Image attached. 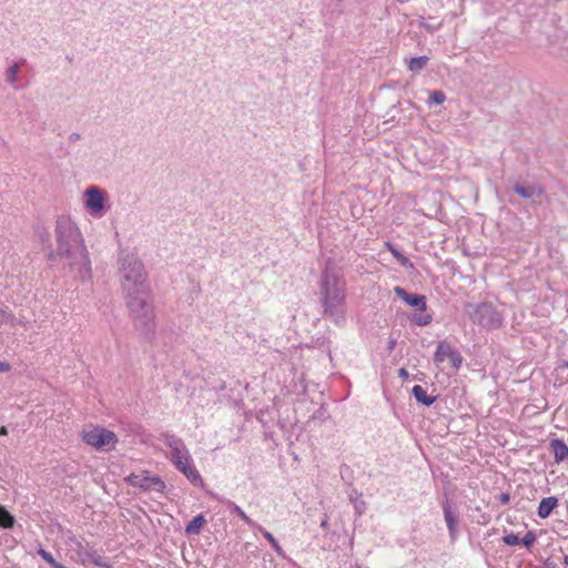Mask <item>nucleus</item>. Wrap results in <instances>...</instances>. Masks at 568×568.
Wrapping results in <instances>:
<instances>
[{
  "label": "nucleus",
  "mask_w": 568,
  "mask_h": 568,
  "mask_svg": "<svg viewBox=\"0 0 568 568\" xmlns=\"http://www.w3.org/2000/svg\"><path fill=\"white\" fill-rule=\"evenodd\" d=\"M54 232L57 247L48 253V260H65L64 267L74 278L90 280L91 261L79 227L69 217L60 216Z\"/></svg>",
  "instance_id": "nucleus-1"
},
{
  "label": "nucleus",
  "mask_w": 568,
  "mask_h": 568,
  "mask_svg": "<svg viewBox=\"0 0 568 568\" xmlns=\"http://www.w3.org/2000/svg\"><path fill=\"white\" fill-rule=\"evenodd\" d=\"M345 282L328 262L321 277L320 302L323 315L336 324L345 320Z\"/></svg>",
  "instance_id": "nucleus-2"
},
{
  "label": "nucleus",
  "mask_w": 568,
  "mask_h": 568,
  "mask_svg": "<svg viewBox=\"0 0 568 568\" xmlns=\"http://www.w3.org/2000/svg\"><path fill=\"white\" fill-rule=\"evenodd\" d=\"M119 272L123 294L150 291L146 272L142 261L133 253L122 251L119 255Z\"/></svg>",
  "instance_id": "nucleus-3"
},
{
  "label": "nucleus",
  "mask_w": 568,
  "mask_h": 568,
  "mask_svg": "<svg viewBox=\"0 0 568 568\" xmlns=\"http://www.w3.org/2000/svg\"><path fill=\"white\" fill-rule=\"evenodd\" d=\"M126 306L133 320L135 328L148 337L154 327L153 308L150 302V291L144 293L134 292L124 294Z\"/></svg>",
  "instance_id": "nucleus-4"
},
{
  "label": "nucleus",
  "mask_w": 568,
  "mask_h": 568,
  "mask_svg": "<svg viewBox=\"0 0 568 568\" xmlns=\"http://www.w3.org/2000/svg\"><path fill=\"white\" fill-rule=\"evenodd\" d=\"M464 311L474 324L483 328L491 331L503 326L504 317L491 303H467Z\"/></svg>",
  "instance_id": "nucleus-5"
},
{
  "label": "nucleus",
  "mask_w": 568,
  "mask_h": 568,
  "mask_svg": "<svg viewBox=\"0 0 568 568\" xmlns=\"http://www.w3.org/2000/svg\"><path fill=\"white\" fill-rule=\"evenodd\" d=\"M394 293L396 294V296L402 298L407 305L415 307L417 311L420 312L414 314V316L412 317V321L415 324L419 326H426L432 322V315L425 313L427 307L425 295L408 293L400 286H396L394 288Z\"/></svg>",
  "instance_id": "nucleus-6"
},
{
  "label": "nucleus",
  "mask_w": 568,
  "mask_h": 568,
  "mask_svg": "<svg viewBox=\"0 0 568 568\" xmlns=\"http://www.w3.org/2000/svg\"><path fill=\"white\" fill-rule=\"evenodd\" d=\"M82 439L85 444L103 452H110L118 443L116 435L103 427H93L82 432Z\"/></svg>",
  "instance_id": "nucleus-7"
},
{
  "label": "nucleus",
  "mask_w": 568,
  "mask_h": 568,
  "mask_svg": "<svg viewBox=\"0 0 568 568\" xmlns=\"http://www.w3.org/2000/svg\"><path fill=\"white\" fill-rule=\"evenodd\" d=\"M85 207L94 214H101L105 211L106 193L98 186H89L85 192Z\"/></svg>",
  "instance_id": "nucleus-8"
},
{
  "label": "nucleus",
  "mask_w": 568,
  "mask_h": 568,
  "mask_svg": "<svg viewBox=\"0 0 568 568\" xmlns=\"http://www.w3.org/2000/svg\"><path fill=\"white\" fill-rule=\"evenodd\" d=\"M180 473H182L191 484L202 487L204 481L194 465L190 463V456L185 447L180 446Z\"/></svg>",
  "instance_id": "nucleus-9"
},
{
  "label": "nucleus",
  "mask_w": 568,
  "mask_h": 568,
  "mask_svg": "<svg viewBox=\"0 0 568 568\" xmlns=\"http://www.w3.org/2000/svg\"><path fill=\"white\" fill-rule=\"evenodd\" d=\"M443 511L449 531V537L454 541L458 535V518L453 509L452 503L447 498L443 503Z\"/></svg>",
  "instance_id": "nucleus-10"
},
{
  "label": "nucleus",
  "mask_w": 568,
  "mask_h": 568,
  "mask_svg": "<svg viewBox=\"0 0 568 568\" xmlns=\"http://www.w3.org/2000/svg\"><path fill=\"white\" fill-rule=\"evenodd\" d=\"M550 448L554 453L555 462L557 464H559L568 458V446L562 439H559V438L551 439Z\"/></svg>",
  "instance_id": "nucleus-11"
},
{
  "label": "nucleus",
  "mask_w": 568,
  "mask_h": 568,
  "mask_svg": "<svg viewBox=\"0 0 568 568\" xmlns=\"http://www.w3.org/2000/svg\"><path fill=\"white\" fill-rule=\"evenodd\" d=\"M557 505H558L557 497L551 496V497L542 498L540 500L538 509H537L538 516L542 519L548 518L550 516V514L552 513V510L557 507Z\"/></svg>",
  "instance_id": "nucleus-12"
},
{
  "label": "nucleus",
  "mask_w": 568,
  "mask_h": 568,
  "mask_svg": "<svg viewBox=\"0 0 568 568\" xmlns=\"http://www.w3.org/2000/svg\"><path fill=\"white\" fill-rule=\"evenodd\" d=\"M514 191L523 199H534L536 196H540L542 191L540 187L535 185H524L516 183L514 185Z\"/></svg>",
  "instance_id": "nucleus-13"
},
{
  "label": "nucleus",
  "mask_w": 568,
  "mask_h": 568,
  "mask_svg": "<svg viewBox=\"0 0 568 568\" xmlns=\"http://www.w3.org/2000/svg\"><path fill=\"white\" fill-rule=\"evenodd\" d=\"M412 394L418 403L425 406H430L436 402V396L427 395L426 390L420 385H415L412 389Z\"/></svg>",
  "instance_id": "nucleus-14"
},
{
  "label": "nucleus",
  "mask_w": 568,
  "mask_h": 568,
  "mask_svg": "<svg viewBox=\"0 0 568 568\" xmlns=\"http://www.w3.org/2000/svg\"><path fill=\"white\" fill-rule=\"evenodd\" d=\"M206 523L205 517L200 514L195 516L185 527V532L187 535H199Z\"/></svg>",
  "instance_id": "nucleus-15"
},
{
  "label": "nucleus",
  "mask_w": 568,
  "mask_h": 568,
  "mask_svg": "<svg viewBox=\"0 0 568 568\" xmlns=\"http://www.w3.org/2000/svg\"><path fill=\"white\" fill-rule=\"evenodd\" d=\"M452 346L446 342H439L434 355L435 363H443L446 358L450 357L453 353Z\"/></svg>",
  "instance_id": "nucleus-16"
},
{
  "label": "nucleus",
  "mask_w": 568,
  "mask_h": 568,
  "mask_svg": "<svg viewBox=\"0 0 568 568\" xmlns=\"http://www.w3.org/2000/svg\"><path fill=\"white\" fill-rule=\"evenodd\" d=\"M139 487L144 490L156 489L160 490L164 487L163 481L160 478H150V477H141V483H139Z\"/></svg>",
  "instance_id": "nucleus-17"
},
{
  "label": "nucleus",
  "mask_w": 568,
  "mask_h": 568,
  "mask_svg": "<svg viewBox=\"0 0 568 568\" xmlns=\"http://www.w3.org/2000/svg\"><path fill=\"white\" fill-rule=\"evenodd\" d=\"M427 62H428V58L426 55L412 58L408 61V70L414 73H418L426 67Z\"/></svg>",
  "instance_id": "nucleus-18"
},
{
  "label": "nucleus",
  "mask_w": 568,
  "mask_h": 568,
  "mask_svg": "<svg viewBox=\"0 0 568 568\" xmlns=\"http://www.w3.org/2000/svg\"><path fill=\"white\" fill-rule=\"evenodd\" d=\"M14 523V517L2 505H0V527L6 529L12 528Z\"/></svg>",
  "instance_id": "nucleus-19"
},
{
  "label": "nucleus",
  "mask_w": 568,
  "mask_h": 568,
  "mask_svg": "<svg viewBox=\"0 0 568 568\" xmlns=\"http://www.w3.org/2000/svg\"><path fill=\"white\" fill-rule=\"evenodd\" d=\"M258 529L263 534V537L271 544V546L276 551V554L278 556L285 558V552H284L283 548L280 546V544L277 542V540L274 538V536L270 531L263 529L262 527H258Z\"/></svg>",
  "instance_id": "nucleus-20"
},
{
  "label": "nucleus",
  "mask_w": 568,
  "mask_h": 568,
  "mask_svg": "<svg viewBox=\"0 0 568 568\" xmlns=\"http://www.w3.org/2000/svg\"><path fill=\"white\" fill-rule=\"evenodd\" d=\"M389 250L394 257L399 262V264L406 268H413L414 264L409 261L408 257L403 255L397 248H395L393 245L388 244Z\"/></svg>",
  "instance_id": "nucleus-21"
},
{
  "label": "nucleus",
  "mask_w": 568,
  "mask_h": 568,
  "mask_svg": "<svg viewBox=\"0 0 568 568\" xmlns=\"http://www.w3.org/2000/svg\"><path fill=\"white\" fill-rule=\"evenodd\" d=\"M229 507H231L232 513L236 514L242 520H244L247 525L254 526L255 524L253 520L239 507L232 501H227Z\"/></svg>",
  "instance_id": "nucleus-22"
},
{
  "label": "nucleus",
  "mask_w": 568,
  "mask_h": 568,
  "mask_svg": "<svg viewBox=\"0 0 568 568\" xmlns=\"http://www.w3.org/2000/svg\"><path fill=\"white\" fill-rule=\"evenodd\" d=\"M536 534L531 530H528L526 535L520 539L519 545H523L525 548L529 549L536 542Z\"/></svg>",
  "instance_id": "nucleus-23"
},
{
  "label": "nucleus",
  "mask_w": 568,
  "mask_h": 568,
  "mask_svg": "<svg viewBox=\"0 0 568 568\" xmlns=\"http://www.w3.org/2000/svg\"><path fill=\"white\" fill-rule=\"evenodd\" d=\"M20 71V65L18 63H14L12 64L8 70H7V81L11 84L16 83L17 82V75Z\"/></svg>",
  "instance_id": "nucleus-24"
},
{
  "label": "nucleus",
  "mask_w": 568,
  "mask_h": 568,
  "mask_svg": "<svg viewBox=\"0 0 568 568\" xmlns=\"http://www.w3.org/2000/svg\"><path fill=\"white\" fill-rule=\"evenodd\" d=\"M429 100L432 103L442 104L445 102L446 95L443 91L435 90L430 92Z\"/></svg>",
  "instance_id": "nucleus-25"
},
{
  "label": "nucleus",
  "mask_w": 568,
  "mask_h": 568,
  "mask_svg": "<svg viewBox=\"0 0 568 568\" xmlns=\"http://www.w3.org/2000/svg\"><path fill=\"white\" fill-rule=\"evenodd\" d=\"M38 555L43 560H45L48 564H50L52 568L58 564V561L53 558V556L50 552H48L47 550L42 549V548H40L38 550Z\"/></svg>",
  "instance_id": "nucleus-26"
},
{
  "label": "nucleus",
  "mask_w": 568,
  "mask_h": 568,
  "mask_svg": "<svg viewBox=\"0 0 568 568\" xmlns=\"http://www.w3.org/2000/svg\"><path fill=\"white\" fill-rule=\"evenodd\" d=\"M503 541L507 546H517L520 544V538L517 535L510 532L503 537Z\"/></svg>",
  "instance_id": "nucleus-27"
},
{
  "label": "nucleus",
  "mask_w": 568,
  "mask_h": 568,
  "mask_svg": "<svg viewBox=\"0 0 568 568\" xmlns=\"http://www.w3.org/2000/svg\"><path fill=\"white\" fill-rule=\"evenodd\" d=\"M448 358L450 359L453 367L458 368L462 365L463 357L458 351L454 349L453 353H450V357Z\"/></svg>",
  "instance_id": "nucleus-28"
},
{
  "label": "nucleus",
  "mask_w": 568,
  "mask_h": 568,
  "mask_svg": "<svg viewBox=\"0 0 568 568\" xmlns=\"http://www.w3.org/2000/svg\"><path fill=\"white\" fill-rule=\"evenodd\" d=\"M419 26L429 32L438 30L442 27V22L428 23L424 19L419 22Z\"/></svg>",
  "instance_id": "nucleus-29"
},
{
  "label": "nucleus",
  "mask_w": 568,
  "mask_h": 568,
  "mask_svg": "<svg viewBox=\"0 0 568 568\" xmlns=\"http://www.w3.org/2000/svg\"><path fill=\"white\" fill-rule=\"evenodd\" d=\"M91 561L95 565V566H99V567H109L108 562L105 561V559L98 555V554H93L91 556Z\"/></svg>",
  "instance_id": "nucleus-30"
},
{
  "label": "nucleus",
  "mask_w": 568,
  "mask_h": 568,
  "mask_svg": "<svg viewBox=\"0 0 568 568\" xmlns=\"http://www.w3.org/2000/svg\"><path fill=\"white\" fill-rule=\"evenodd\" d=\"M171 446V456L170 459L173 463L175 467H178V446H174L172 443H170Z\"/></svg>",
  "instance_id": "nucleus-31"
},
{
  "label": "nucleus",
  "mask_w": 568,
  "mask_h": 568,
  "mask_svg": "<svg viewBox=\"0 0 568 568\" xmlns=\"http://www.w3.org/2000/svg\"><path fill=\"white\" fill-rule=\"evenodd\" d=\"M128 481L133 485V486H138L139 487V483H141V476L140 475H135V474H132L128 477Z\"/></svg>",
  "instance_id": "nucleus-32"
},
{
  "label": "nucleus",
  "mask_w": 568,
  "mask_h": 568,
  "mask_svg": "<svg viewBox=\"0 0 568 568\" xmlns=\"http://www.w3.org/2000/svg\"><path fill=\"white\" fill-rule=\"evenodd\" d=\"M498 498H499V501H500L503 505L508 504V503H509V500H510V496H509V494H507V493H503V494H500Z\"/></svg>",
  "instance_id": "nucleus-33"
},
{
  "label": "nucleus",
  "mask_w": 568,
  "mask_h": 568,
  "mask_svg": "<svg viewBox=\"0 0 568 568\" xmlns=\"http://www.w3.org/2000/svg\"><path fill=\"white\" fill-rule=\"evenodd\" d=\"M10 368H11V366L9 363L0 361V373L9 372Z\"/></svg>",
  "instance_id": "nucleus-34"
},
{
  "label": "nucleus",
  "mask_w": 568,
  "mask_h": 568,
  "mask_svg": "<svg viewBox=\"0 0 568 568\" xmlns=\"http://www.w3.org/2000/svg\"><path fill=\"white\" fill-rule=\"evenodd\" d=\"M398 376L402 377L403 379H407L409 374L406 368L402 367L398 369Z\"/></svg>",
  "instance_id": "nucleus-35"
},
{
  "label": "nucleus",
  "mask_w": 568,
  "mask_h": 568,
  "mask_svg": "<svg viewBox=\"0 0 568 568\" xmlns=\"http://www.w3.org/2000/svg\"><path fill=\"white\" fill-rule=\"evenodd\" d=\"M80 138H81V135H80L79 133H75V132H74V133H71V134L69 135V141H70V142H77L78 140H80Z\"/></svg>",
  "instance_id": "nucleus-36"
},
{
  "label": "nucleus",
  "mask_w": 568,
  "mask_h": 568,
  "mask_svg": "<svg viewBox=\"0 0 568 568\" xmlns=\"http://www.w3.org/2000/svg\"><path fill=\"white\" fill-rule=\"evenodd\" d=\"M544 565H545V567H544V568H557L556 562H554V561H552V560H550V559H547V560L545 561V564H544Z\"/></svg>",
  "instance_id": "nucleus-37"
},
{
  "label": "nucleus",
  "mask_w": 568,
  "mask_h": 568,
  "mask_svg": "<svg viewBox=\"0 0 568 568\" xmlns=\"http://www.w3.org/2000/svg\"><path fill=\"white\" fill-rule=\"evenodd\" d=\"M40 237H41L42 242H49L50 234L47 231H44V232L40 233Z\"/></svg>",
  "instance_id": "nucleus-38"
},
{
  "label": "nucleus",
  "mask_w": 568,
  "mask_h": 568,
  "mask_svg": "<svg viewBox=\"0 0 568 568\" xmlns=\"http://www.w3.org/2000/svg\"><path fill=\"white\" fill-rule=\"evenodd\" d=\"M395 345H396V339H390L388 342V347H387L388 351L392 352L394 349Z\"/></svg>",
  "instance_id": "nucleus-39"
},
{
  "label": "nucleus",
  "mask_w": 568,
  "mask_h": 568,
  "mask_svg": "<svg viewBox=\"0 0 568 568\" xmlns=\"http://www.w3.org/2000/svg\"><path fill=\"white\" fill-rule=\"evenodd\" d=\"M327 525H328V519H327V516H325L321 521V527L325 529L327 527Z\"/></svg>",
  "instance_id": "nucleus-40"
},
{
  "label": "nucleus",
  "mask_w": 568,
  "mask_h": 568,
  "mask_svg": "<svg viewBox=\"0 0 568 568\" xmlns=\"http://www.w3.org/2000/svg\"><path fill=\"white\" fill-rule=\"evenodd\" d=\"M6 435H8V429L6 426H1L0 427V436H6Z\"/></svg>",
  "instance_id": "nucleus-41"
},
{
  "label": "nucleus",
  "mask_w": 568,
  "mask_h": 568,
  "mask_svg": "<svg viewBox=\"0 0 568 568\" xmlns=\"http://www.w3.org/2000/svg\"><path fill=\"white\" fill-rule=\"evenodd\" d=\"M53 568H67V567L63 566L62 564L58 562Z\"/></svg>",
  "instance_id": "nucleus-42"
},
{
  "label": "nucleus",
  "mask_w": 568,
  "mask_h": 568,
  "mask_svg": "<svg viewBox=\"0 0 568 568\" xmlns=\"http://www.w3.org/2000/svg\"><path fill=\"white\" fill-rule=\"evenodd\" d=\"M564 562L566 566H568V555L564 557Z\"/></svg>",
  "instance_id": "nucleus-43"
},
{
  "label": "nucleus",
  "mask_w": 568,
  "mask_h": 568,
  "mask_svg": "<svg viewBox=\"0 0 568 568\" xmlns=\"http://www.w3.org/2000/svg\"><path fill=\"white\" fill-rule=\"evenodd\" d=\"M562 367L568 368V361L562 364Z\"/></svg>",
  "instance_id": "nucleus-44"
}]
</instances>
